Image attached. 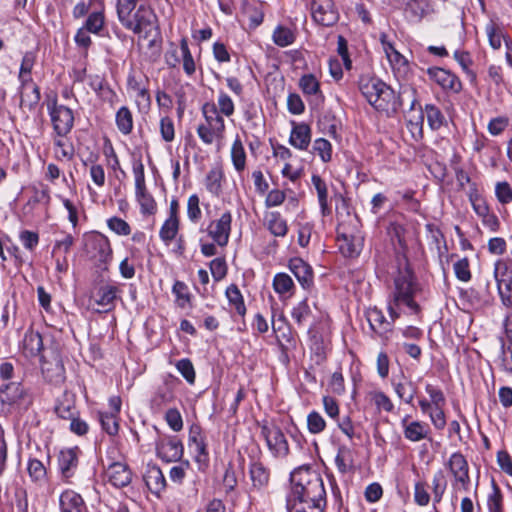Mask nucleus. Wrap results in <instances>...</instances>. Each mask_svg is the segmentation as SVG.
<instances>
[{
  "instance_id": "obj_1",
  "label": "nucleus",
  "mask_w": 512,
  "mask_h": 512,
  "mask_svg": "<svg viewBox=\"0 0 512 512\" xmlns=\"http://www.w3.org/2000/svg\"><path fill=\"white\" fill-rule=\"evenodd\" d=\"M291 492L286 500L306 503H326V491L319 474L308 467L296 468L290 476Z\"/></svg>"
},
{
  "instance_id": "obj_2",
  "label": "nucleus",
  "mask_w": 512,
  "mask_h": 512,
  "mask_svg": "<svg viewBox=\"0 0 512 512\" xmlns=\"http://www.w3.org/2000/svg\"><path fill=\"white\" fill-rule=\"evenodd\" d=\"M139 0H117L116 13L118 21L127 30L134 34H144L147 37L155 28L156 15L154 11L146 6L140 5Z\"/></svg>"
},
{
  "instance_id": "obj_3",
  "label": "nucleus",
  "mask_w": 512,
  "mask_h": 512,
  "mask_svg": "<svg viewBox=\"0 0 512 512\" xmlns=\"http://www.w3.org/2000/svg\"><path fill=\"white\" fill-rule=\"evenodd\" d=\"M204 121L197 127V135L205 145L215 144L219 151L225 140V120L216 107V104L206 102L201 107Z\"/></svg>"
},
{
  "instance_id": "obj_4",
  "label": "nucleus",
  "mask_w": 512,
  "mask_h": 512,
  "mask_svg": "<svg viewBox=\"0 0 512 512\" xmlns=\"http://www.w3.org/2000/svg\"><path fill=\"white\" fill-rule=\"evenodd\" d=\"M394 286L392 293L394 305L407 307L410 314H419L421 309L414 299L419 288L413 272L408 266L399 269L394 279Z\"/></svg>"
},
{
  "instance_id": "obj_5",
  "label": "nucleus",
  "mask_w": 512,
  "mask_h": 512,
  "mask_svg": "<svg viewBox=\"0 0 512 512\" xmlns=\"http://www.w3.org/2000/svg\"><path fill=\"white\" fill-rule=\"evenodd\" d=\"M0 403L2 406L27 410L33 403V397L20 382L0 385Z\"/></svg>"
},
{
  "instance_id": "obj_6",
  "label": "nucleus",
  "mask_w": 512,
  "mask_h": 512,
  "mask_svg": "<svg viewBox=\"0 0 512 512\" xmlns=\"http://www.w3.org/2000/svg\"><path fill=\"white\" fill-rule=\"evenodd\" d=\"M47 109L56 135L59 137L68 135L74 126L73 111L65 105L58 104L56 97L48 101Z\"/></svg>"
},
{
  "instance_id": "obj_7",
  "label": "nucleus",
  "mask_w": 512,
  "mask_h": 512,
  "mask_svg": "<svg viewBox=\"0 0 512 512\" xmlns=\"http://www.w3.org/2000/svg\"><path fill=\"white\" fill-rule=\"evenodd\" d=\"M451 474L452 488L455 491H469L471 479L469 475V464L465 456L460 452H454L445 464Z\"/></svg>"
},
{
  "instance_id": "obj_8",
  "label": "nucleus",
  "mask_w": 512,
  "mask_h": 512,
  "mask_svg": "<svg viewBox=\"0 0 512 512\" xmlns=\"http://www.w3.org/2000/svg\"><path fill=\"white\" fill-rule=\"evenodd\" d=\"M309 8L311 18L317 25L333 27L340 19L334 0H311Z\"/></svg>"
},
{
  "instance_id": "obj_9",
  "label": "nucleus",
  "mask_w": 512,
  "mask_h": 512,
  "mask_svg": "<svg viewBox=\"0 0 512 512\" xmlns=\"http://www.w3.org/2000/svg\"><path fill=\"white\" fill-rule=\"evenodd\" d=\"M155 449L157 456L166 462H177L184 453L183 443L177 436L161 433H158Z\"/></svg>"
},
{
  "instance_id": "obj_10",
  "label": "nucleus",
  "mask_w": 512,
  "mask_h": 512,
  "mask_svg": "<svg viewBox=\"0 0 512 512\" xmlns=\"http://www.w3.org/2000/svg\"><path fill=\"white\" fill-rule=\"evenodd\" d=\"M86 250L98 265H106L112 259V248L109 239L102 233H94L88 237Z\"/></svg>"
},
{
  "instance_id": "obj_11",
  "label": "nucleus",
  "mask_w": 512,
  "mask_h": 512,
  "mask_svg": "<svg viewBox=\"0 0 512 512\" xmlns=\"http://www.w3.org/2000/svg\"><path fill=\"white\" fill-rule=\"evenodd\" d=\"M261 435L264 437L268 449L275 457H286L289 454V445L282 430L275 425H263Z\"/></svg>"
},
{
  "instance_id": "obj_12",
  "label": "nucleus",
  "mask_w": 512,
  "mask_h": 512,
  "mask_svg": "<svg viewBox=\"0 0 512 512\" xmlns=\"http://www.w3.org/2000/svg\"><path fill=\"white\" fill-rule=\"evenodd\" d=\"M232 214L226 211L221 216L209 223L206 228L208 236L220 247H225L230 238Z\"/></svg>"
},
{
  "instance_id": "obj_13",
  "label": "nucleus",
  "mask_w": 512,
  "mask_h": 512,
  "mask_svg": "<svg viewBox=\"0 0 512 512\" xmlns=\"http://www.w3.org/2000/svg\"><path fill=\"white\" fill-rule=\"evenodd\" d=\"M371 99L368 100L377 111L386 112L387 114L396 113L401 106L399 98L394 90L389 86L377 91Z\"/></svg>"
},
{
  "instance_id": "obj_14",
  "label": "nucleus",
  "mask_w": 512,
  "mask_h": 512,
  "mask_svg": "<svg viewBox=\"0 0 512 512\" xmlns=\"http://www.w3.org/2000/svg\"><path fill=\"white\" fill-rule=\"evenodd\" d=\"M337 241L341 254L346 258H357L364 247V236L361 232L338 233Z\"/></svg>"
},
{
  "instance_id": "obj_15",
  "label": "nucleus",
  "mask_w": 512,
  "mask_h": 512,
  "mask_svg": "<svg viewBox=\"0 0 512 512\" xmlns=\"http://www.w3.org/2000/svg\"><path fill=\"white\" fill-rule=\"evenodd\" d=\"M427 75L430 80L437 83L445 91L459 93L462 90V83L459 78L446 69L439 67L428 68Z\"/></svg>"
},
{
  "instance_id": "obj_16",
  "label": "nucleus",
  "mask_w": 512,
  "mask_h": 512,
  "mask_svg": "<svg viewBox=\"0 0 512 512\" xmlns=\"http://www.w3.org/2000/svg\"><path fill=\"white\" fill-rule=\"evenodd\" d=\"M80 450L78 447L62 449L58 455V468L65 480L76 473Z\"/></svg>"
},
{
  "instance_id": "obj_17",
  "label": "nucleus",
  "mask_w": 512,
  "mask_h": 512,
  "mask_svg": "<svg viewBox=\"0 0 512 512\" xmlns=\"http://www.w3.org/2000/svg\"><path fill=\"white\" fill-rule=\"evenodd\" d=\"M299 86L311 106L323 104L325 98L320 89V82L313 74L303 75L299 80Z\"/></svg>"
},
{
  "instance_id": "obj_18",
  "label": "nucleus",
  "mask_w": 512,
  "mask_h": 512,
  "mask_svg": "<svg viewBox=\"0 0 512 512\" xmlns=\"http://www.w3.org/2000/svg\"><path fill=\"white\" fill-rule=\"evenodd\" d=\"M289 269L294 274L300 285L304 289H309L314 283V273L312 267L303 259L295 257L289 261Z\"/></svg>"
},
{
  "instance_id": "obj_19",
  "label": "nucleus",
  "mask_w": 512,
  "mask_h": 512,
  "mask_svg": "<svg viewBox=\"0 0 512 512\" xmlns=\"http://www.w3.org/2000/svg\"><path fill=\"white\" fill-rule=\"evenodd\" d=\"M409 416L406 415L401 420L404 437L411 442H420L426 439L430 433V428L427 423L415 420L408 421Z\"/></svg>"
},
{
  "instance_id": "obj_20",
  "label": "nucleus",
  "mask_w": 512,
  "mask_h": 512,
  "mask_svg": "<svg viewBox=\"0 0 512 512\" xmlns=\"http://www.w3.org/2000/svg\"><path fill=\"white\" fill-rule=\"evenodd\" d=\"M59 510L60 512H89L82 496L70 489L60 494Z\"/></svg>"
},
{
  "instance_id": "obj_21",
  "label": "nucleus",
  "mask_w": 512,
  "mask_h": 512,
  "mask_svg": "<svg viewBox=\"0 0 512 512\" xmlns=\"http://www.w3.org/2000/svg\"><path fill=\"white\" fill-rule=\"evenodd\" d=\"M108 481L115 487L121 488L130 484L132 472L129 467L121 462H115L106 469Z\"/></svg>"
},
{
  "instance_id": "obj_22",
  "label": "nucleus",
  "mask_w": 512,
  "mask_h": 512,
  "mask_svg": "<svg viewBox=\"0 0 512 512\" xmlns=\"http://www.w3.org/2000/svg\"><path fill=\"white\" fill-rule=\"evenodd\" d=\"M311 142V128L304 122H292L289 143L299 150H307Z\"/></svg>"
},
{
  "instance_id": "obj_23",
  "label": "nucleus",
  "mask_w": 512,
  "mask_h": 512,
  "mask_svg": "<svg viewBox=\"0 0 512 512\" xmlns=\"http://www.w3.org/2000/svg\"><path fill=\"white\" fill-rule=\"evenodd\" d=\"M119 292L117 286L106 284L100 286L91 298L95 304L103 307L107 312L114 308Z\"/></svg>"
},
{
  "instance_id": "obj_24",
  "label": "nucleus",
  "mask_w": 512,
  "mask_h": 512,
  "mask_svg": "<svg viewBox=\"0 0 512 512\" xmlns=\"http://www.w3.org/2000/svg\"><path fill=\"white\" fill-rule=\"evenodd\" d=\"M366 318L373 332L383 337L392 331V322L386 319L378 308H370L366 312Z\"/></svg>"
},
{
  "instance_id": "obj_25",
  "label": "nucleus",
  "mask_w": 512,
  "mask_h": 512,
  "mask_svg": "<svg viewBox=\"0 0 512 512\" xmlns=\"http://www.w3.org/2000/svg\"><path fill=\"white\" fill-rule=\"evenodd\" d=\"M264 226L275 237H285L288 233L287 220L278 211L266 212L264 215Z\"/></svg>"
},
{
  "instance_id": "obj_26",
  "label": "nucleus",
  "mask_w": 512,
  "mask_h": 512,
  "mask_svg": "<svg viewBox=\"0 0 512 512\" xmlns=\"http://www.w3.org/2000/svg\"><path fill=\"white\" fill-rule=\"evenodd\" d=\"M412 21H421L425 16L434 12L432 0H411L402 8Z\"/></svg>"
},
{
  "instance_id": "obj_27",
  "label": "nucleus",
  "mask_w": 512,
  "mask_h": 512,
  "mask_svg": "<svg viewBox=\"0 0 512 512\" xmlns=\"http://www.w3.org/2000/svg\"><path fill=\"white\" fill-rule=\"evenodd\" d=\"M43 350V339L39 332L29 330L25 333L23 339V351L26 356L35 357L39 356L42 360L44 357L41 354Z\"/></svg>"
},
{
  "instance_id": "obj_28",
  "label": "nucleus",
  "mask_w": 512,
  "mask_h": 512,
  "mask_svg": "<svg viewBox=\"0 0 512 512\" xmlns=\"http://www.w3.org/2000/svg\"><path fill=\"white\" fill-rule=\"evenodd\" d=\"M241 11L248 17L251 28L258 27L264 19V12L262 10V4L254 0H242Z\"/></svg>"
},
{
  "instance_id": "obj_29",
  "label": "nucleus",
  "mask_w": 512,
  "mask_h": 512,
  "mask_svg": "<svg viewBox=\"0 0 512 512\" xmlns=\"http://www.w3.org/2000/svg\"><path fill=\"white\" fill-rule=\"evenodd\" d=\"M249 476L252 482V488L261 490L269 483V470L260 462H252L249 467Z\"/></svg>"
},
{
  "instance_id": "obj_30",
  "label": "nucleus",
  "mask_w": 512,
  "mask_h": 512,
  "mask_svg": "<svg viewBox=\"0 0 512 512\" xmlns=\"http://www.w3.org/2000/svg\"><path fill=\"white\" fill-rule=\"evenodd\" d=\"M144 481L148 489L155 494L160 493L166 486V480L161 469L155 465L147 468Z\"/></svg>"
},
{
  "instance_id": "obj_31",
  "label": "nucleus",
  "mask_w": 512,
  "mask_h": 512,
  "mask_svg": "<svg viewBox=\"0 0 512 512\" xmlns=\"http://www.w3.org/2000/svg\"><path fill=\"white\" fill-rule=\"evenodd\" d=\"M311 181L317 192V198L322 216L330 215L331 209L328 204V189L325 181L317 174L312 175Z\"/></svg>"
},
{
  "instance_id": "obj_32",
  "label": "nucleus",
  "mask_w": 512,
  "mask_h": 512,
  "mask_svg": "<svg viewBox=\"0 0 512 512\" xmlns=\"http://www.w3.org/2000/svg\"><path fill=\"white\" fill-rule=\"evenodd\" d=\"M230 157L235 170L239 173L243 172L246 168V152L239 136L232 143Z\"/></svg>"
},
{
  "instance_id": "obj_33",
  "label": "nucleus",
  "mask_w": 512,
  "mask_h": 512,
  "mask_svg": "<svg viewBox=\"0 0 512 512\" xmlns=\"http://www.w3.org/2000/svg\"><path fill=\"white\" fill-rule=\"evenodd\" d=\"M494 278L498 282H512V257L498 259L494 264Z\"/></svg>"
},
{
  "instance_id": "obj_34",
  "label": "nucleus",
  "mask_w": 512,
  "mask_h": 512,
  "mask_svg": "<svg viewBox=\"0 0 512 512\" xmlns=\"http://www.w3.org/2000/svg\"><path fill=\"white\" fill-rule=\"evenodd\" d=\"M225 294L230 306L235 309L239 316L244 317L246 314V306L239 288L235 284H231L227 287Z\"/></svg>"
},
{
  "instance_id": "obj_35",
  "label": "nucleus",
  "mask_w": 512,
  "mask_h": 512,
  "mask_svg": "<svg viewBox=\"0 0 512 512\" xmlns=\"http://www.w3.org/2000/svg\"><path fill=\"white\" fill-rule=\"evenodd\" d=\"M385 87L387 85L383 81L374 77H362L359 82V89L367 101L374 97L373 95L377 91Z\"/></svg>"
},
{
  "instance_id": "obj_36",
  "label": "nucleus",
  "mask_w": 512,
  "mask_h": 512,
  "mask_svg": "<svg viewBox=\"0 0 512 512\" xmlns=\"http://www.w3.org/2000/svg\"><path fill=\"white\" fill-rule=\"evenodd\" d=\"M180 221L179 219L167 218L159 231V237L165 245H170L176 239L179 233Z\"/></svg>"
},
{
  "instance_id": "obj_37",
  "label": "nucleus",
  "mask_w": 512,
  "mask_h": 512,
  "mask_svg": "<svg viewBox=\"0 0 512 512\" xmlns=\"http://www.w3.org/2000/svg\"><path fill=\"white\" fill-rule=\"evenodd\" d=\"M116 126L118 130L124 134L128 135L133 130V115L130 109L127 106H122L116 112Z\"/></svg>"
},
{
  "instance_id": "obj_38",
  "label": "nucleus",
  "mask_w": 512,
  "mask_h": 512,
  "mask_svg": "<svg viewBox=\"0 0 512 512\" xmlns=\"http://www.w3.org/2000/svg\"><path fill=\"white\" fill-rule=\"evenodd\" d=\"M223 172L219 168L211 169L205 178L206 189L214 196H219L222 191Z\"/></svg>"
},
{
  "instance_id": "obj_39",
  "label": "nucleus",
  "mask_w": 512,
  "mask_h": 512,
  "mask_svg": "<svg viewBox=\"0 0 512 512\" xmlns=\"http://www.w3.org/2000/svg\"><path fill=\"white\" fill-rule=\"evenodd\" d=\"M135 195L143 215H152L155 213L156 202L152 195L147 191L146 187L140 190H135Z\"/></svg>"
},
{
  "instance_id": "obj_40",
  "label": "nucleus",
  "mask_w": 512,
  "mask_h": 512,
  "mask_svg": "<svg viewBox=\"0 0 512 512\" xmlns=\"http://www.w3.org/2000/svg\"><path fill=\"white\" fill-rule=\"evenodd\" d=\"M273 288L279 295H292L295 289L292 278L286 273H277L273 279Z\"/></svg>"
},
{
  "instance_id": "obj_41",
  "label": "nucleus",
  "mask_w": 512,
  "mask_h": 512,
  "mask_svg": "<svg viewBox=\"0 0 512 512\" xmlns=\"http://www.w3.org/2000/svg\"><path fill=\"white\" fill-rule=\"evenodd\" d=\"M394 391L405 403L411 404L416 394L417 387L412 382H393Z\"/></svg>"
},
{
  "instance_id": "obj_42",
  "label": "nucleus",
  "mask_w": 512,
  "mask_h": 512,
  "mask_svg": "<svg viewBox=\"0 0 512 512\" xmlns=\"http://www.w3.org/2000/svg\"><path fill=\"white\" fill-rule=\"evenodd\" d=\"M180 52L183 62V70L187 76H192L196 71V65L186 38H182L180 41Z\"/></svg>"
},
{
  "instance_id": "obj_43",
  "label": "nucleus",
  "mask_w": 512,
  "mask_h": 512,
  "mask_svg": "<svg viewBox=\"0 0 512 512\" xmlns=\"http://www.w3.org/2000/svg\"><path fill=\"white\" fill-rule=\"evenodd\" d=\"M326 503H306V502H293L286 500L287 512H324Z\"/></svg>"
},
{
  "instance_id": "obj_44",
  "label": "nucleus",
  "mask_w": 512,
  "mask_h": 512,
  "mask_svg": "<svg viewBox=\"0 0 512 512\" xmlns=\"http://www.w3.org/2000/svg\"><path fill=\"white\" fill-rule=\"evenodd\" d=\"M447 488V481L442 470L434 473L432 478V494L434 503H440Z\"/></svg>"
},
{
  "instance_id": "obj_45",
  "label": "nucleus",
  "mask_w": 512,
  "mask_h": 512,
  "mask_svg": "<svg viewBox=\"0 0 512 512\" xmlns=\"http://www.w3.org/2000/svg\"><path fill=\"white\" fill-rule=\"evenodd\" d=\"M105 15L103 8L99 11L92 12L87 17L83 27L86 28L90 33L99 34L104 28Z\"/></svg>"
},
{
  "instance_id": "obj_46",
  "label": "nucleus",
  "mask_w": 512,
  "mask_h": 512,
  "mask_svg": "<svg viewBox=\"0 0 512 512\" xmlns=\"http://www.w3.org/2000/svg\"><path fill=\"white\" fill-rule=\"evenodd\" d=\"M454 59L461 66L471 83L476 82V73L470 69L473 61L471 55L466 51L456 50L454 52Z\"/></svg>"
},
{
  "instance_id": "obj_47",
  "label": "nucleus",
  "mask_w": 512,
  "mask_h": 512,
  "mask_svg": "<svg viewBox=\"0 0 512 512\" xmlns=\"http://www.w3.org/2000/svg\"><path fill=\"white\" fill-rule=\"evenodd\" d=\"M424 117L426 116L428 125L432 130H438L444 122V116L435 105L427 104L424 108Z\"/></svg>"
},
{
  "instance_id": "obj_48",
  "label": "nucleus",
  "mask_w": 512,
  "mask_h": 512,
  "mask_svg": "<svg viewBox=\"0 0 512 512\" xmlns=\"http://www.w3.org/2000/svg\"><path fill=\"white\" fill-rule=\"evenodd\" d=\"M291 316L298 326H302L308 321L312 316V310L306 299L292 309Z\"/></svg>"
},
{
  "instance_id": "obj_49",
  "label": "nucleus",
  "mask_w": 512,
  "mask_h": 512,
  "mask_svg": "<svg viewBox=\"0 0 512 512\" xmlns=\"http://www.w3.org/2000/svg\"><path fill=\"white\" fill-rule=\"evenodd\" d=\"M128 87L135 93L139 103L144 102L147 105L150 104V95L147 88L141 84L135 75H129Z\"/></svg>"
},
{
  "instance_id": "obj_50",
  "label": "nucleus",
  "mask_w": 512,
  "mask_h": 512,
  "mask_svg": "<svg viewBox=\"0 0 512 512\" xmlns=\"http://www.w3.org/2000/svg\"><path fill=\"white\" fill-rule=\"evenodd\" d=\"M27 471L33 482H41L46 478V468L38 459H29L27 464Z\"/></svg>"
},
{
  "instance_id": "obj_51",
  "label": "nucleus",
  "mask_w": 512,
  "mask_h": 512,
  "mask_svg": "<svg viewBox=\"0 0 512 512\" xmlns=\"http://www.w3.org/2000/svg\"><path fill=\"white\" fill-rule=\"evenodd\" d=\"M294 40V33L287 27L278 26L273 32V41L280 47L289 46Z\"/></svg>"
},
{
  "instance_id": "obj_52",
  "label": "nucleus",
  "mask_w": 512,
  "mask_h": 512,
  "mask_svg": "<svg viewBox=\"0 0 512 512\" xmlns=\"http://www.w3.org/2000/svg\"><path fill=\"white\" fill-rule=\"evenodd\" d=\"M159 131L163 141L172 142L175 139L174 121L170 116L165 115L160 118Z\"/></svg>"
},
{
  "instance_id": "obj_53",
  "label": "nucleus",
  "mask_w": 512,
  "mask_h": 512,
  "mask_svg": "<svg viewBox=\"0 0 512 512\" xmlns=\"http://www.w3.org/2000/svg\"><path fill=\"white\" fill-rule=\"evenodd\" d=\"M216 107L219 114L226 117L232 116L235 111V106L231 97L222 90L219 91Z\"/></svg>"
},
{
  "instance_id": "obj_54",
  "label": "nucleus",
  "mask_w": 512,
  "mask_h": 512,
  "mask_svg": "<svg viewBox=\"0 0 512 512\" xmlns=\"http://www.w3.org/2000/svg\"><path fill=\"white\" fill-rule=\"evenodd\" d=\"M423 122H424V113L423 111L418 112L417 114H413L407 120V128L412 134L414 139H420L423 136Z\"/></svg>"
},
{
  "instance_id": "obj_55",
  "label": "nucleus",
  "mask_w": 512,
  "mask_h": 512,
  "mask_svg": "<svg viewBox=\"0 0 512 512\" xmlns=\"http://www.w3.org/2000/svg\"><path fill=\"white\" fill-rule=\"evenodd\" d=\"M487 506L489 512H503V495L495 483H493L492 492L488 495Z\"/></svg>"
},
{
  "instance_id": "obj_56",
  "label": "nucleus",
  "mask_w": 512,
  "mask_h": 512,
  "mask_svg": "<svg viewBox=\"0 0 512 512\" xmlns=\"http://www.w3.org/2000/svg\"><path fill=\"white\" fill-rule=\"evenodd\" d=\"M108 228L119 236H128L131 234V227L124 219L113 216L107 219Z\"/></svg>"
},
{
  "instance_id": "obj_57",
  "label": "nucleus",
  "mask_w": 512,
  "mask_h": 512,
  "mask_svg": "<svg viewBox=\"0 0 512 512\" xmlns=\"http://www.w3.org/2000/svg\"><path fill=\"white\" fill-rule=\"evenodd\" d=\"M370 398L378 410H383L385 412H392L394 410L393 402L384 392L373 391L370 393Z\"/></svg>"
},
{
  "instance_id": "obj_58",
  "label": "nucleus",
  "mask_w": 512,
  "mask_h": 512,
  "mask_svg": "<svg viewBox=\"0 0 512 512\" xmlns=\"http://www.w3.org/2000/svg\"><path fill=\"white\" fill-rule=\"evenodd\" d=\"M307 427L310 433L319 434L326 428V421L317 411H312L307 416Z\"/></svg>"
},
{
  "instance_id": "obj_59",
  "label": "nucleus",
  "mask_w": 512,
  "mask_h": 512,
  "mask_svg": "<svg viewBox=\"0 0 512 512\" xmlns=\"http://www.w3.org/2000/svg\"><path fill=\"white\" fill-rule=\"evenodd\" d=\"M430 494L428 492V484L419 480L414 485V500L419 506H426L430 502Z\"/></svg>"
},
{
  "instance_id": "obj_60",
  "label": "nucleus",
  "mask_w": 512,
  "mask_h": 512,
  "mask_svg": "<svg viewBox=\"0 0 512 512\" xmlns=\"http://www.w3.org/2000/svg\"><path fill=\"white\" fill-rule=\"evenodd\" d=\"M172 292L176 296V302L179 307L184 308L190 302V294L187 285L182 281H175Z\"/></svg>"
},
{
  "instance_id": "obj_61",
  "label": "nucleus",
  "mask_w": 512,
  "mask_h": 512,
  "mask_svg": "<svg viewBox=\"0 0 512 512\" xmlns=\"http://www.w3.org/2000/svg\"><path fill=\"white\" fill-rule=\"evenodd\" d=\"M187 217L193 223L199 222V220L202 217V211L200 208V200L196 194H193L188 198Z\"/></svg>"
},
{
  "instance_id": "obj_62",
  "label": "nucleus",
  "mask_w": 512,
  "mask_h": 512,
  "mask_svg": "<svg viewBox=\"0 0 512 512\" xmlns=\"http://www.w3.org/2000/svg\"><path fill=\"white\" fill-rule=\"evenodd\" d=\"M314 151L320 156L323 162H329L332 158V146L331 143L324 139L318 138L313 144Z\"/></svg>"
},
{
  "instance_id": "obj_63",
  "label": "nucleus",
  "mask_w": 512,
  "mask_h": 512,
  "mask_svg": "<svg viewBox=\"0 0 512 512\" xmlns=\"http://www.w3.org/2000/svg\"><path fill=\"white\" fill-rule=\"evenodd\" d=\"M495 196L497 200L503 204L512 202V188L507 181L497 182L495 185Z\"/></svg>"
},
{
  "instance_id": "obj_64",
  "label": "nucleus",
  "mask_w": 512,
  "mask_h": 512,
  "mask_svg": "<svg viewBox=\"0 0 512 512\" xmlns=\"http://www.w3.org/2000/svg\"><path fill=\"white\" fill-rule=\"evenodd\" d=\"M497 290L502 304L512 308V282H498Z\"/></svg>"
}]
</instances>
